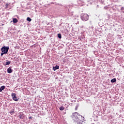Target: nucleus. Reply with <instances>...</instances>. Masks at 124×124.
<instances>
[{
  "mask_svg": "<svg viewBox=\"0 0 124 124\" xmlns=\"http://www.w3.org/2000/svg\"><path fill=\"white\" fill-rule=\"evenodd\" d=\"M81 19L82 21L86 22V21L89 20V15L87 14H82L81 15Z\"/></svg>",
  "mask_w": 124,
  "mask_h": 124,
  "instance_id": "obj_1",
  "label": "nucleus"
},
{
  "mask_svg": "<svg viewBox=\"0 0 124 124\" xmlns=\"http://www.w3.org/2000/svg\"><path fill=\"white\" fill-rule=\"evenodd\" d=\"M9 49V47H5V46H3L1 48V51L3 53V54H5V55H6L7 53H8V50Z\"/></svg>",
  "mask_w": 124,
  "mask_h": 124,
  "instance_id": "obj_2",
  "label": "nucleus"
},
{
  "mask_svg": "<svg viewBox=\"0 0 124 124\" xmlns=\"http://www.w3.org/2000/svg\"><path fill=\"white\" fill-rule=\"evenodd\" d=\"M11 96L15 101H18V99H17V96H16V93H12L11 94Z\"/></svg>",
  "mask_w": 124,
  "mask_h": 124,
  "instance_id": "obj_3",
  "label": "nucleus"
},
{
  "mask_svg": "<svg viewBox=\"0 0 124 124\" xmlns=\"http://www.w3.org/2000/svg\"><path fill=\"white\" fill-rule=\"evenodd\" d=\"M7 73H12L13 72V70H12V67L11 66L9 67L8 69H7Z\"/></svg>",
  "mask_w": 124,
  "mask_h": 124,
  "instance_id": "obj_4",
  "label": "nucleus"
},
{
  "mask_svg": "<svg viewBox=\"0 0 124 124\" xmlns=\"http://www.w3.org/2000/svg\"><path fill=\"white\" fill-rule=\"evenodd\" d=\"M25 116L23 114V113H20L18 116L19 119H25Z\"/></svg>",
  "mask_w": 124,
  "mask_h": 124,
  "instance_id": "obj_5",
  "label": "nucleus"
},
{
  "mask_svg": "<svg viewBox=\"0 0 124 124\" xmlns=\"http://www.w3.org/2000/svg\"><path fill=\"white\" fill-rule=\"evenodd\" d=\"M78 115L79 113H78V112H75L72 114V116H71V117L72 118H73V117L76 118V117H77V116H78Z\"/></svg>",
  "mask_w": 124,
  "mask_h": 124,
  "instance_id": "obj_6",
  "label": "nucleus"
},
{
  "mask_svg": "<svg viewBox=\"0 0 124 124\" xmlns=\"http://www.w3.org/2000/svg\"><path fill=\"white\" fill-rule=\"evenodd\" d=\"M10 63H11V62L7 60V62L6 63H3V65H4L5 66L6 65H9Z\"/></svg>",
  "mask_w": 124,
  "mask_h": 124,
  "instance_id": "obj_7",
  "label": "nucleus"
},
{
  "mask_svg": "<svg viewBox=\"0 0 124 124\" xmlns=\"http://www.w3.org/2000/svg\"><path fill=\"white\" fill-rule=\"evenodd\" d=\"M60 68V67L58 65H56L55 67H53V69L55 71L57 70V69H59Z\"/></svg>",
  "mask_w": 124,
  "mask_h": 124,
  "instance_id": "obj_8",
  "label": "nucleus"
},
{
  "mask_svg": "<svg viewBox=\"0 0 124 124\" xmlns=\"http://www.w3.org/2000/svg\"><path fill=\"white\" fill-rule=\"evenodd\" d=\"M5 89V86H2L0 88V93H1L3 90Z\"/></svg>",
  "mask_w": 124,
  "mask_h": 124,
  "instance_id": "obj_9",
  "label": "nucleus"
},
{
  "mask_svg": "<svg viewBox=\"0 0 124 124\" xmlns=\"http://www.w3.org/2000/svg\"><path fill=\"white\" fill-rule=\"evenodd\" d=\"M111 83H116L117 82V79L116 78H113L110 80Z\"/></svg>",
  "mask_w": 124,
  "mask_h": 124,
  "instance_id": "obj_10",
  "label": "nucleus"
},
{
  "mask_svg": "<svg viewBox=\"0 0 124 124\" xmlns=\"http://www.w3.org/2000/svg\"><path fill=\"white\" fill-rule=\"evenodd\" d=\"M13 23H18V20L16 18H13Z\"/></svg>",
  "mask_w": 124,
  "mask_h": 124,
  "instance_id": "obj_11",
  "label": "nucleus"
},
{
  "mask_svg": "<svg viewBox=\"0 0 124 124\" xmlns=\"http://www.w3.org/2000/svg\"><path fill=\"white\" fill-rule=\"evenodd\" d=\"M59 109L61 111H63V110H64V107L63 106H62L59 108Z\"/></svg>",
  "mask_w": 124,
  "mask_h": 124,
  "instance_id": "obj_12",
  "label": "nucleus"
},
{
  "mask_svg": "<svg viewBox=\"0 0 124 124\" xmlns=\"http://www.w3.org/2000/svg\"><path fill=\"white\" fill-rule=\"evenodd\" d=\"M58 37L59 38H62V34L61 33H58Z\"/></svg>",
  "mask_w": 124,
  "mask_h": 124,
  "instance_id": "obj_13",
  "label": "nucleus"
},
{
  "mask_svg": "<svg viewBox=\"0 0 124 124\" xmlns=\"http://www.w3.org/2000/svg\"><path fill=\"white\" fill-rule=\"evenodd\" d=\"M27 21H29V22H31V18H30V17H27Z\"/></svg>",
  "mask_w": 124,
  "mask_h": 124,
  "instance_id": "obj_14",
  "label": "nucleus"
},
{
  "mask_svg": "<svg viewBox=\"0 0 124 124\" xmlns=\"http://www.w3.org/2000/svg\"><path fill=\"white\" fill-rule=\"evenodd\" d=\"M3 55H5V53H3V52H1L0 56H2Z\"/></svg>",
  "mask_w": 124,
  "mask_h": 124,
  "instance_id": "obj_15",
  "label": "nucleus"
},
{
  "mask_svg": "<svg viewBox=\"0 0 124 124\" xmlns=\"http://www.w3.org/2000/svg\"><path fill=\"white\" fill-rule=\"evenodd\" d=\"M124 8L122 7L121 8V10H122V11H123V10H124Z\"/></svg>",
  "mask_w": 124,
  "mask_h": 124,
  "instance_id": "obj_16",
  "label": "nucleus"
},
{
  "mask_svg": "<svg viewBox=\"0 0 124 124\" xmlns=\"http://www.w3.org/2000/svg\"><path fill=\"white\" fill-rule=\"evenodd\" d=\"M77 109H78V107H76L75 110H77Z\"/></svg>",
  "mask_w": 124,
  "mask_h": 124,
  "instance_id": "obj_17",
  "label": "nucleus"
},
{
  "mask_svg": "<svg viewBox=\"0 0 124 124\" xmlns=\"http://www.w3.org/2000/svg\"><path fill=\"white\" fill-rule=\"evenodd\" d=\"M6 6H8V5H9L8 3H6Z\"/></svg>",
  "mask_w": 124,
  "mask_h": 124,
  "instance_id": "obj_18",
  "label": "nucleus"
},
{
  "mask_svg": "<svg viewBox=\"0 0 124 124\" xmlns=\"http://www.w3.org/2000/svg\"><path fill=\"white\" fill-rule=\"evenodd\" d=\"M31 118H32L31 116H30V117L29 118V119H31Z\"/></svg>",
  "mask_w": 124,
  "mask_h": 124,
  "instance_id": "obj_19",
  "label": "nucleus"
},
{
  "mask_svg": "<svg viewBox=\"0 0 124 124\" xmlns=\"http://www.w3.org/2000/svg\"><path fill=\"white\" fill-rule=\"evenodd\" d=\"M77 124H82V123H78Z\"/></svg>",
  "mask_w": 124,
  "mask_h": 124,
  "instance_id": "obj_20",
  "label": "nucleus"
}]
</instances>
